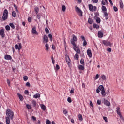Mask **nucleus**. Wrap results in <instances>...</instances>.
Returning a JSON list of instances; mask_svg holds the SVG:
<instances>
[{"label": "nucleus", "instance_id": "obj_1", "mask_svg": "<svg viewBox=\"0 0 124 124\" xmlns=\"http://www.w3.org/2000/svg\"><path fill=\"white\" fill-rule=\"evenodd\" d=\"M6 115L7 118H10L11 120H13V116H14V113L10 109L8 108L6 111Z\"/></svg>", "mask_w": 124, "mask_h": 124}, {"label": "nucleus", "instance_id": "obj_2", "mask_svg": "<svg viewBox=\"0 0 124 124\" xmlns=\"http://www.w3.org/2000/svg\"><path fill=\"white\" fill-rule=\"evenodd\" d=\"M7 18H8V11L7 9H5L2 18L3 21H5V20H7Z\"/></svg>", "mask_w": 124, "mask_h": 124}, {"label": "nucleus", "instance_id": "obj_3", "mask_svg": "<svg viewBox=\"0 0 124 124\" xmlns=\"http://www.w3.org/2000/svg\"><path fill=\"white\" fill-rule=\"evenodd\" d=\"M78 41L77 37H76V36L75 35H73V39H71V43L73 46H76V44H75V42H77Z\"/></svg>", "mask_w": 124, "mask_h": 124}, {"label": "nucleus", "instance_id": "obj_4", "mask_svg": "<svg viewBox=\"0 0 124 124\" xmlns=\"http://www.w3.org/2000/svg\"><path fill=\"white\" fill-rule=\"evenodd\" d=\"M75 10L77 13L79 15V16L80 17H82L83 16V12H82V10L78 7V6H76L75 7Z\"/></svg>", "mask_w": 124, "mask_h": 124}, {"label": "nucleus", "instance_id": "obj_5", "mask_svg": "<svg viewBox=\"0 0 124 124\" xmlns=\"http://www.w3.org/2000/svg\"><path fill=\"white\" fill-rule=\"evenodd\" d=\"M88 7L90 11H96L97 10L96 6H93L92 4H89Z\"/></svg>", "mask_w": 124, "mask_h": 124}, {"label": "nucleus", "instance_id": "obj_6", "mask_svg": "<svg viewBox=\"0 0 124 124\" xmlns=\"http://www.w3.org/2000/svg\"><path fill=\"white\" fill-rule=\"evenodd\" d=\"M116 113L118 115H119L121 120H124V117H123V116H122V114H121V108H120L119 107L117 108Z\"/></svg>", "mask_w": 124, "mask_h": 124}, {"label": "nucleus", "instance_id": "obj_7", "mask_svg": "<svg viewBox=\"0 0 124 124\" xmlns=\"http://www.w3.org/2000/svg\"><path fill=\"white\" fill-rule=\"evenodd\" d=\"M73 49L75 52H76L77 54H80L81 53V50H80V48L78 47V46H73Z\"/></svg>", "mask_w": 124, "mask_h": 124}, {"label": "nucleus", "instance_id": "obj_8", "mask_svg": "<svg viewBox=\"0 0 124 124\" xmlns=\"http://www.w3.org/2000/svg\"><path fill=\"white\" fill-rule=\"evenodd\" d=\"M102 42L103 44H104L105 46H111V45H112V43H111L108 41L103 40Z\"/></svg>", "mask_w": 124, "mask_h": 124}, {"label": "nucleus", "instance_id": "obj_9", "mask_svg": "<svg viewBox=\"0 0 124 124\" xmlns=\"http://www.w3.org/2000/svg\"><path fill=\"white\" fill-rule=\"evenodd\" d=\"M43 40L44 43H47L49 41V38L47 35H45L43 38Z\"/></svg>", "mask_w": 124, "mask_h": 124}, {"label": "nucleus", "instance_id": "obj_10", "mask_svg": "<svg viewBox=\"0 0 124 124\" xmlns=\"http://www.w3.org/2000/svg\"><path fill=\"white\" fill-rule=\"evenodd\" d=\"M0 35L1 36L2 38H4V37H5V34H4V29H2L0 30Z\"/></svg>", "mask_w": 124, "mask_h": 124}, {"label": "nucleus", "instance_id": "obj_11", "mask_svg": "<svg viewBox=\"0 0 124 124\" xmlns=\"http://www.w3.org/2000/svg\"><path fill=\"white\" fill-rule=\"evenodd\" d=\"M15 48L16 50H18V51H20L22 49V44L21 43H19L18 45H15Z\"/></svg>", "mask_w": 124, "mask_h": 124}, {"label": "nucleus", "instance_id": "obj_12", "mask_svg": "<svg viewBox=\"0 0 124 124\" xmlns=\"http://www.w3.org/2000/svg\"><path fill=\"white\" fill-rule=\"evenodd\" d=\"M65 60H66V62L68 64V65H69L70 63V58H69V56H68V55H65Z\"/></svg>", "mask_w": 124, "mask_h": 124}, {"label": "nucleus", "instance_id": "obj_13", "mask_svg": "<svg viewBox=\"0 0 124 124\" xmlns=\"http://www.w3.org/2000/svg\"><path fill=\"white\" fill-rule=\"evenodd\" d=\"M104 104L106 105V106H110V105H111L110 102L108 101L107 100H105V99H104Z\"/></svg>", "mask_w": 124, "mask_h": 124}, {"label": "nucleus", "instance_id": "obj_14", "mask_svg": "<svg viewBox=\"0 0 124 124\" xmlns=\"http://www.w3.org/2000/svg\"><path fill=\"white\" fill-rule=\"evenodd\" d=\"M32 33H33V34H38L37 31H36V27L35 26L32 28Z\"/></svg>", "mask_w": 124, "mask_h": 124}, {"label": "nucleus", "instance_id": "obj_15", "mask_svg": "<svg viewBox=\"0 0 124 124\" xmlns=\"http://www.w3.org/2000/svg\"><path fill=\"white\" fill-rule=\"evenodd\" d=\"M4 59L5 60H12V57L10 55L6 54L4 56Z\"/></svg>", "mask_w": 124, "mask_h": 124}, {"label": "nucleus", "instance_id": "obj_16", "mask_svg": "<svg viewBox=\"0 0 124 124\" xmlns=\"http://www.w3.org/2000/svg\"><path fill=\"white\" fill-rule=\"evenodd\" d=\"M98 37H99L100 38L103 37V33L101 31H98Z\"/></svg>", "mask_w": 124, "mask_h": 124}, {"label": "nucleus", "instance_id": "obj_17", "mask_svg": "<svg viewBox=\"0 0 124 124\" xmlns=\"http://www.w3.org/2000/svg\"><path fill=\"white\" fill-rule=\"evenodd\" d=\"M87 55L89 57V58H92V51L90 49H88L87 51Z\"/></svg>", "mask_w": 124, "mask_h": 124}, {"label": "nucleus", "instance_id": "obj_18", "mask_svg": "<svg viewBox=\"0 0 124 124\" xmlns=\"http://www.w3.org/2000/svg\"><path fill=\"white\" fill-rule=\"evenodd\" d=\"M17 96H18V97H19L20 100L21 101H23V99H24V98H23V96H22V95H21V94H20V93H17Z\"/></svg>", "mask_w": 124, "mask_h": 124}, {"label": "nucleus", "instance_id": "obj_19", "mask_svg": "<svg viewBox=\"0 0 124 124\" xmlns=\"http://www.w3.org/2000/svg\"><path fill=\"white\" fill-rule=\"evenodd\" d=\"M78 68L79 70H85V67L83 65H79Z\"/></svg>", "mask_w": 124, "mask_h": 124}, {"label": "nucleus", "instance_id": "obj_20", "mask_svg": "<svg viewBox=\"0 0 124 124\" xmlns=\"http://www.w3.org/2000/svg\"><path fill=\"white\" fill-rule=\"evenodd\" d=\"M102 10L104 14V12H107V9L106 8V7L104 6H102Z\"/></svg>", "mask_w": 124, "mask_h": 124}, {"label": "nucleus", "instance_id": "obj_21", "mask_svg": "<svg viewBox=\"0 0 124 124\" xmlns=\"http://www.w3.org/2000/svg\"><path fill=\"white\" fill-rule=\"evenodd\" d=\"M10 117H6V124H10Z\"/></svg>", "mask_w": 124, "mask_h": 124}, {"label": "nucleus", "instance_id": "obj_22", "mask_svg": "<svg viewBox=\"0 0 124 124\" xmlns=\"http://www.w3.org/2000/svg\"><path fill=\"white\" fill-rule=\"evenodd\" d=\"M12 15L13 17H14V18L17 17V14L16 13V12H15V11L12 12Z\"/></svg>", "mask_w": 124, "mask_h": 124}, {"label": "nucleus", "instance_id": "obj_23", "mask_svg": "<svg viewBox=\"0 0 124 124\" xmlns=\"http://www.w3.org/2000/svg\"><path fill=\"white\" fill-rule=\"evenodd\" d=\"M41 108L43 111H45L46 110V107L43 104L41 105Z\"/></svg>", "mask_w": 124, "mask_h": 124}, {"label": "nucleus", "instance_id": "obj_24", "mask_svg": "<svg viewBox=\"0 0 124 124\" xmlns=\"http://www.w3.org/2000/svg\"><path fill=\"white\" fill-rule=\"evenodd\" d=\"M93 28H94V29H99V25H98V24L94 23L93 24Z\"/></svg>", "mask_w": 124, "mask_h": 124}, {"label": "nucleus", "instance_id": "obj_25", "mask_svg": "<svg viewBox=\"0 0 124 124\" xmlns=\"http://www.w3.org/2000/svg\"><path fill=\"white\" fill-rule=\"evenodd\" d=\"M39 97H40L39 93H37L33 95V98H39Z\"/></svg>", "mask_w": 124, "mask_h": 124}, {"label": "nucleus", "instance_id": "obj_26", "mask_svg": "<svg viewBox=\"0 0 124 124\" xmlns=\"http://www.w3.org/2000/svg\"><path fill=\"white\" fill-rule=\"evenodd\" d=\"M98 89L100 91H103L104 90V87L103 85H100L98 87Z\"/></svg>", "mask_w": 124, "mask_h": 124}, {"label": "nucleus", "instance_id": "obj_27", "mask_svg": "<svg viewBox=\"0 0 124 124\" xmlns=\"http://www.w3.org/2000/svg\"><path fill=\"white\" fill-rule=\"evenodd\" d=\"M78 119L80 122H82V121H83V116H82V114L78 115Z\"/></svg>", "mask_w": 124, "mask_h": 124}, {"label": "nucleus", "instance_id": "obj_28", "mask_svg": "<svg viewBox=\"0 0 124 124\" xmlns=\"http://www.w3.org/2000/svg\"><path fill=\"white\" fill-rule=\"evenodd\" d=\"M104 16H105L106 20H108V17H107V16H108V12H104Z\"/></svg>", "mask_w": 124, "mask_h": 124}, {"label": "nucleus", "instance_id": "obj_29", "mask_svg": "<svg viewBox=\"0 0 124 124\" xmlns=\"http://www.w3.org/2000/svg\"><path fill=\"white\" fill-rule=\"evenodd\" d=\"M75 59H76V60H77V61H78V60H79V55H78V53H76L75 55L74 56Z\"/></svg>", "mask_w": 124, "mask_h": 124}, {"label": "nucleus", "instance_id": "obj_30", "mask_svg": "<svg viewBox=\"0 0 124 124\" xmlns=\"http://www.w3.org/2000/svg\"><path fill=\"white\" fill-rule=\"evenodd\" d=\"M101 94L103 95V96H105L106 95V93H105V90H102L101 91Z\"/></svg>", "mask_w": 124, "mask_h": 124}, {"label": "nucleus", "instance_id": "obj_31", "mask_svg": "<svg viewBox=\"0 0 124 124\" xmlns=\"http://www.w3.org/2000/svg\"><path fill=\"white\" fill-rule=\"evenodd\" d=\"M9 26H10V27L12 28V29H13V30H14V29H15V26H14V24L13 23H10L9 24Z\"/></svg>", "mask_w": 124, "mask_h": 124}, {"label": "nucleus", "instance_id": "obj_32", "mask_svg": "<svg viewBox=\"0 0 124 124\" xmlns=\"http://www.w3.org/2000/svg\"><path fill=\"white\" fill-rule=\"evenodd\" d=\"M34 11L36 12V14H37L38 13V12H39V8L37 7H36L34 8Z\"/></svg>", "mask_w": 124, "mask_h": 124}, {"label": "nucleus", "instance_id": "obj_33", "mask_svg": "<svg viewBox=\"0 0 124 124\" xmlns=\"http://www.w3.org/2000/svg\"><path fill=\"white\" fill-rule=\"evenodd\" d=\"M32 104L33 105V107H35V106H36V101L33 100L32 101Z\"/></svg>", "mask_w": 124, "mask_h": 124}, {"label": "nucleus", "instance_id": "obj_34", "mask_svg": "<svg viewBox=\"0 0 124 124\" xmlns=\"http://www.w3.org/2000/svg\"><path fill=\"white\" fill-rule=\"evenodd\" d=\"M80 63L82 65H85V61L84 60V59H81Z\"/></svg>", "mask_w": 124, "mask_h": 124}, {"label": "nucleus", "instance_id": "obj_35", "mask_svg": "<svg viewBox=\"0 0 124 124\" xmlns=\"http://www.w3.org/2000/svg\"><path fill=\"white\" fill-rule=\"evenodd\" d=\"M48 37L49 38L50 41H53V36H52V34H49L48 35Z\"/></svg>", "mask_w": 124, "mask_h": 124}, {"label": "nucleus", "instance_id": "obj_36", "mask_svg": "<svg viewBox=\"0 0 124 124\" xmlns=\"http://www.w3.org/2000/svg\"><path fill=\"white\" fill-rule=\"evenodd\" d=\"M45 47L46 51L49 50V45L48 44H46Z\"/></svg>", "mask_w": 124, "mask_h": 124}, {"label": "nucleus", "instance_id": "obj_37", "mask_svg": "<svg viewBox=\"0 0 124 124\" xmlns=\"http://www.w3.org/2000/svg\"><path fill=\"white\" fill-rule=\"evenodd\" d=\"M100 21H101L100 18L97 17L96 19V23H97L98 24H99V23H100Z\"/></svg>", "mask_w": 124, "mask_h": 124}, {"label": "nucleus", "instance_id": "obj_38", "mask_svg": "<svg viewBox=\"0 0 124 124\" xmlns=\"http://www.w3.org/2000/svg\"><path fill=\"white\" fill-rule=\"evenodd\" d=\"M5 29L6 31H10V26H9V25H6L5 26Z\"/></svg>", "mask_w": 124, "mask_h": 124}, {"label": "nucleus", "instance_id": "obj_39", "mask_svg": "<svg viewBox=\"0 0 124 124\" xmlns=\"http://www.w3.org/2000/svg\"><path fill=\"white\" fill-rule=\"evenodd\" d=\"M101 78H102V80H106V76L104 75H101Z\"/></svg>", "mask_w": 124, "mask_h": 124}, {"label": "nucleus", "instance_id": "obj_40", "mask_svg": "<svg viewBox=\"0 0 124 124\" xmlns=\"http://www.w3.org/2000/svg\"><path fill=\"white\" fill-rule=\"evenodd\" d=\"M66 9V7H65V6L63 5L62 6V10L63 12H64V11H65Z\"/></svg>", "mask_w": 124, "mask_h": 124}, {"label": "nucleus", "instance_id": "obj_41", "mask_svg": "<svg viewBox=\"0 0 124 124\" xmlns=\"http://www.w3.org/2000/svg\"><path fill=\"white\" fill-rule=\"evenodd\" d=\"M120 8H124V4L122 1L120 3Z\"/></svg>", "mask_w": 124, "mask_h": 124}, {"label": "nucleus", "instance_id": "obj_42", "mask_svg": "<svg viewBox=\"0 0 124 124\" xmlns=\"http://www.w3.org/2000/svg\"><path fill=\"white\" fill-rule=\"evenodd\" d=\"M67 101L68 102H69V103H71V102H72V100H71V98L70 97H68L67 98Z\"/></svg>", "mask_w": 124, "mask_h": 124}, {"label": "nucleus", "instance_id": "obj_43", "mask_svg": "<svg viewBox=\"0 0 124 124\" xmlns=\"http://www.w3.org/2000/svg\"><path fill=\"white\" fill-rule=\"evenodd\" d=\"M45 31H46V33H49V32H50V31H49V29H48L47 28V27H46V28H45Z\"/></svg>", "mask_w": 124, "mask_h": 124}, {"label": "nucleus", "instance_id": "obj_44", "mask_svg": "<svg viewBox=\"0 0 124 124\" xmlns=\"http://www.w3.org/2000/svg\"><path fill=\"white\" fill-rule=\"evenodd\" d=\"M27 108H28V109H31V106L29 104H27L26 105Z\"/></svg>", "mask_w": 124, "mask_h": 124}, {"label": "nucleus", "instance_id": "obj_45", "mask_svg": "<svg viewBox=\"0 0 124 124\" xmlns=\"http://www.w3.org/2000/svg\"><path fill=\"white\" fill-rule=\"evenodd\" d=\"M88 23L89 24H93V19H91V18H89L88 19Z\"/></svg>", "mask_w": 124, "mask_h": 124}, {"label": "nucleus", "instance_id": "obj_46", "mask_svg": "<svg viewBox=\"0 0 124 124\" xmlns=\"http://www.w3.org/2000/svg\"><path fill=\"white\" fill-rule=\"evenodd\" d=\"M23 80H24V81H27L28 80V76H24Z\"/></svg>", "mask_w": 124, "mask_h": 124}, {"label": "nucleus", "instance_id": "obj_47", "mask_svg": "<svg viewBox=\"0 0 124 124\" xmlns=\"http://www.w3.org/2000/svg\"><path fill=\"white\" fill-rule=\"evenodd\" d=\"M103 120H104L105 122H106V123H107L108 122V120L107 119V117L104 116L103 117Z\"/></svg>", "mask_w": 124, "mask_h": 124}, {"label": "nucleus", "instance_id": "obj_48", "mask_svg": "<svg viewBox=\"0 0 124 124\" xmlns=\"http://www.w3.org/2000/svg\"><path fill=\"white\" fill-rule=\"evenodd\" d=\"M70 93L71 94L74 93V89L72 88L71 91H70Z\"/></svg>", "mask_w": 124, "mask_h": 124}, {"label": "nucleus", "instance_id": "obj_49", "mask_svg": "<svg viewBox=\"0 0 124 124\" xmlns=\"http://www.w3.org/2000/svg\"><path fill=\"white\" fill-rule=\"evenodd\" d=\"M26 87H28L29 88H30V87H31V84L30 83V82H27L26 83Z\"/></svg>", "mask_w": 124, "mask_h": 124}, {"label": "nucleus", "instance_id": "obj_50", "mask_svg": "<svg viewBox=\"0 0 124 124\" xmlns=\"http://www.w3.org/2000/svg\"><path fill=\"white\" fill-rule=\"evenodd\" d=\"M92 1L93 3H97L98 2V0H92Z\"/></svg>", "mask_w": 124, "mask_h": 124}, {"label": "nucleus", "instance_id": "obj_51", "mask_svg": "<svg viewBox=\"0 0 124 124\" xmlns=\"http://www.w3.org/2000/svg\"><path fill=\"white\" fill-rule=\"evenodd\" d=\"M37 18L39 20L40 18L41 17V15L40 14H38L36 16Z\"/></svg>", "mask_w": 124, "mask_h": 124}, {"label": "nucleus", "instance_id": "obj_52", "mask_svg": "<svg viewBox=\"0 0 124 124\" xmlns=\"http://www.w3.org/2000/svg\"><path fill=\"white\" fill-rule=\"evenodd\" d=\"M87 41L84 40L83 42V46H86L87 45Z\"/></svg>", "mask_w": 124, "mask_h": 124}, {"label": "nucleus", "instance_id": "obj_53", "mask_svg": "<svg viewBox=\"0 0 124 124\" xmlns=\"http://www.w3.org/2000/svg\"><path fill=\"white\" fill-rule=\"evenodd\" d=\"M25 94H27V95H29V91L28 90H25L24 91Z\"/></svg>", "mask_w": 124, "mask_h": 124}, {"label": "nucleus", "instance_id": "obj_54", "mask_svg": "<svg viewBox=\"0 0 124 124\" xmlns=\"http://www.w3.org/2000/svg\"><path fill=\"white\" fill-rule=\"evenodd\" d=\"M46 124H51V122L48 119H47L46 121Z\"/></svg>", "mask_w": 124, "mask_h": 124}, {"label": "nucleus", "instance_id": "obj_55", "mask_svg": "<svg viewBox=\"0 0 124 124\" xmlns=\"http://www.w3.org/2000/svg\"><path fill=\"white\" fill-rule=\"evenodd\" d=\"M7 83L8 85V86H10V81L9 80V79H7Z\"/></svg>", "mask_w": 124, "mask_h": 124}, {"label": "nucleus", "instance_id": "obj_56", "mask_svg": "<svg viewBox=\"0 0 124 124\" xmlns=\"http://www.w3.org/2000/svg\"><path fill=\"white\" fill-rule=\"evenodd\" d=\"M113 9L115 11V12H117V11H118V8H117V7L116 6L113 7Z\"/></svg>", "mask_w": 124, "mask_h": 124}, {"label": "nucleus", "instance_id": "obj_57", "mask_svg": "<svg viewBox=\"0 0 124 124\" xmlns=\"http://www.w3.org/2000/svg\"><path fill=\"white\" fill-rule=\"evenodd\" d=\"M63 114H64V115H66V114H67V110H66V109H65L63 111Z\"/></svg>", "mask_w": 124, "mask_h": 124}, {"label": "nucleus", "instance_id": "obj_58", "mask_svg": "<svg viewBox=\"0 0 124 124\" xmlns=\"http://www.w3.org/2000/svg\"><path fill=\"white\" fill-rule=\"evenodd\" d=\"M97 104H98V105H100V104H101V101L97 100Z\"/></svg>", "mask_w": 124, "mask_h": 124}, {"label": "nucleus", "instance_id": "obj_59", "mask_svg": "<svg viewBox=\"0 0 124 124\" xmlns=\"http://www.w3.org/2000/svg\"><path fill=\"white\" fill-rule=\"evenodd\" d=\"M56 69H57V70H58L60 69V66H59V65L57 64L56 65Z\"/></svg>", "mask_w": 124, "mask_h": 124}, {"label": "nucleus", "instance_id": "obj_60", "mask_svg": "<svg viewBox=\"0 0 124 124\" xmlns=\"http://www.w3.org/2000/svg\"><path fill=\"white\" fill-rule=\"evenodd\" d=\"M99 77V75H98V74H96V77H95V79H96V80H97V79H98Z\"/></svg>", "mask_w": 124, "mask_h": 124}, {"label": "nucleus", "instance_id": "obj_61", "mask_svg": "<svg viewBox=\"0 0 124 124\" xmlns=\"http://www.w3.org/2000/svg\"><path fill=\"white\" fill-rule=\"evenodd\" d=\"M81 38L82 40H83V41H84V40H86V39H85V37L84 36H81Z\"/></svg>", "mask_w": 124, "mask_h": 124}, {"label": "nucleus", "instance_id": "obj_62", "mask_svg": "<svg viewBox=\"0 0 124 124\" xmlns=\"http://www.w3.org/2000/svg\"><path fill=\"white\" fill-rule=\"evenodd\" d=\"M31 119L33 121H36V118L35 117H34V116H32Z\"/></svg>", "mask_w": 124, "mask_h": 124}, {"label": "nucleus", "instance_id": "obj_63", "mask_svg": "<svg viewBox=\"0 0 124 124\" xmlns=\"http://www.w3.org/2000/svg\"><path fill=\"white\" fill-rule=\"evenodd\" d=\"M107 50L108 52H112V49H111V48H108Z\"/></svg>", "mask_w": 124, "mask_h": 124}, {"label": "nucleus", "instance_id": "obj_64", "mask_svg": "<svg viewBox=\"0 0 124 124\" xmlns=\"http://www.w3.org/2000/svg\"><path fill=\"white\" fill-rule=\"evenodd\" d=\"M101 3H102V4L103 5H105V4H106L105 2H104V0H102V1H101Z\"/></svg>", "mask_w": 124, "mask_h": 124}]
</instances>
